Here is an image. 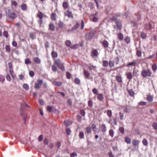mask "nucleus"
<instances>
[{
    "mask_svg": "<svg viewBox=\"0 0 157 157\" xmlns=\"http://www.w3.org/2000/svg\"><path fill=\"white\" fill-rule=\"evenodd\" d=\"M95 33L96 31L94 30H92L87 32L85 35L86 39L87 40H90L94 37Z\"/></svg>",
    "mask_w": 157,
    "mask_h": 157,
    "instance_id": "nucleus-1",
    "label": "nucleus"
},
{
    "mask_svg": "<svg viewBox=\"0 0 157 157\" xmlns=\"http://www.w3.org/2000/svg\"><path fill=\"white\" fill-rule=\"evenodd\" d=\"M151 75L152 72L149 69L144 70L141 71V75L144 78L150 77Z\"/></svg>",
    "mask_w": 157,
    "mask_h": 157,
    "instance_id": "nucleus-2",
    "label": "nucleus"
},
{
    "mask_svg": "<svg viewBox=\"0 0 157 157\" xmlns=\"http://www.w3.org/2000/svg\"><path fill=\"white\" fill-rule=\"evenodd\" d=\"M54 63L62 71L65 70V68L63 63L59 59H55Z\"/></svg>",
    "mask_w": 157,
    "mask_h": 157,
    "instance_id": "nucleus-3",
    "label": "nucleus"
},
{
    "mask_svg": "<svg viewBox=\"0 0 157 157\" xmlns=\"http://www.w3.org/2000/svg\"><path fill=\"white\" fill-rule=\"evenodd\" d=\"M114 22L116 25H113V27L115 29H120L122 28V25L120 21L117 20H115Z\"/></svg>",
    "mask_w": 157,
    "mask_h": 157,
    "instance_id": "nucleus-4",
    "label": "nucleus"
},
{
    "mask_svg": "<svg viewBox=\"0 0 157 157\" xmlns=\"http://www.w3.org/2000/svg\"><path fill=\"white\" fill-rule=\"evenodd\" d=\"M64 15L67 16L69 17H73V14L72 12L68 10L64 13Z\"/></svg>",
    "mask_w": 157,
    "mask_h": 157,
    "instance_id": "nucleus-5",
    "label": "nucleus"
},
{
    "mask_svg": "<svg viewBox=\"0 0 157 157\" xmlns=\"http://www.w3.org/2000/svg\"><path fill=\"white\" fill-rule=\"evenodd\" d=\"M90 19H91L92 21L94 22H97L98 21V18L97 16L94 15L93 14H92L91 15Z\"/></svg>",
    "mask_w": 157,
    "mask_h": 157,
    "instance_id": "nucleus-6",
    "label": "nucleus"
},
{
    "mask_svg": "<svg viewBox=\"0 0 157 157\" xmlns=\"http://www.w3.org/2000/svg\"><path fill=\"white\" fill-rule=\"evenodd\" d=\"M98 55V53L96 49H94L92 50L91 52V55L93 57L96 56Z\"/></svg>",
    "mask_w": 157,
    "mask_h": 157,
    "instance_id": "nucleus-7",
    "label": "nucleus"
},
{
    "mask_svg": "<svg viewBox=\"0 0 157 157\" xmlns=\"http://www.w3.org/2000/svg\"><path fill=\"white\" fill-rule=\"evenodd\" d=\"M100 128L102 132L104 133L106 132V127L105 124H101L100 125Z\"/></svg>",
    "mask_w": 157,
    "mask_h": 157,
    "instance_id": "nucleus-8",
    "label": "nucleus"
},
{
    "mask_svg": "<svg viewBox=\"0 0 157 157\" xmlns=\"http://www.w3.org/2000/svg\"><path fill=\"white\" fill-rule=\"evenodd\" d=\"M9 17L10 19L13 20L16 18V15L15 13H10L9 14Z\"/></svg>",
    "mask_w": 157,
    "mask_h": 157,
    "instance_id": "nucleus-9",
    "label": "nucleus"
},
{
    "mask_svg": "<svg viewBox=\"0 0 157 157\" xmlns=\"http://www.w3.org/2000/svg\"><path fill=\"white\" fill-rule=\"evenodd\" d=\"M64 124L66 127H68L72 124V122L70 120H65L64 122Z\"/></svg>",
    "mask_w": 157,
    "mask_h": 157,
    "instance_id": "nucleus-10",
    "label": "nucleus"
},
{
    "mask_svg": "<svg viewBox=\"0 0 157 157\" xmlns=\"http://www.w3.org/2000/svg\"><path fill=\"white\" fill-rule=\"evenodd\" d=\"M146 99L149 102H151L153 101V97L150 95H147Z\"/></svg>",
    "mask_w": 157,
    "mask_h": 157,
    "instance_id": "nucleus-11",
    "label": "nucleus"
},
{
    "mask_svg": "<svg viewBox=\"0 0 157 157\" xmlns=\"http://www.w3.org/2000/svg\"><path fill=\"white\" fill-rule=\"evenodd\" d=\"M116 79L117 81L119 83L122 82V78L120 75H117L116 76Z\"/></svg>",
    "mask_w": 157,
    "mask_h": 157,
    "instance_id": "nucleus-12",
    "label": "nucleus"
},
{
    "mask_svg": "<svg viewBox=\"0 0 157 157\" xmlns=\"http://www.w3.org/2000/svg\"><path fill=\"white\" fill-rule=\"evenodd\" d=\"M34 61L36 63L39 64L40 63V60L38 57H35L33 58Z\"/></svg>",
    "mask_w": 157,
    "mask_h": 157,
    "instance_id": "nucleus-13",
    "label": "nucleus"
},
{
    "mask_svg": "<svg viewBox=\"0 0 157 157\" xmlns=\"http://www.w3.org/2000/svg\"><path fill=\"white\" fill-rule=\"evenodd\" d=\"M52 83L55 86H59L62 85V83L60 82H58L56 81H54Z\"/></svg>",
    "mask_w": 157,
    "mask_h": 157,
    "instance_id": "nucleus-14",
    "label": "nucleus"
},
{
    "mask_svg": "<svg viewBox=\"0 0 157 157\" xmlns=\"http://www.w3.org/2000/svg\"><path fill=\"white\" fill-rule=\"evenodd\" d=\"M151 69L154 72H155L157 69V66L156 64L154 63L152 65Z\"/></svg>",
    "mask_w": 157,
    "mask_h": 157,
    "instance_id": "nucleus-15",
    "label": "nucleus"
},
{
    "mask_svg": "<svg viewBox=\"0 0 157 157\" xmlns=\"http://www.w3.org/2000/svg\"><path fill=\"white\" fill-rule=\"evenodd\" d=\"M126 77L128 79H131L132 78V75L131 72H128L126 74Z\"/></svg>",
    "mask_w": 157,
    "mask_h": 157,
    "instance_id": "nucleus-16",
    "label": "nucleus"
},
{
    "mask_svg": "<svg viewBox=\"0 0 157 157\" xmlns=\"http://www.w3.org/2000/svg\"><path fill=\"white\" fill-rule=\"evenodd\" d=\"M98 99L100 101H101L104 98V96L103 94H99L98 95Z\"/></svg>",
    "mask_w": 157,
    "mask_h": 157,
    "instance_id": "nucleus-17",
    "label": "nucleus"
},
{
    "mask_svg": "<svg viewBox=\"0 0 157 157\" xmlns=\"http://www.w3.org/2000/svg\"><path fill=\"white\" fill-rule=\"evenodd\" d=\"M140 141L136 140H134L132 141V144L134 146H138L140 143Z\"/></svg>",
    "mask_w": 157,
    "mask_h": 157,
    "instance_id": "nucleus-18",
    "label": "nucleus"
},
{
    "mask_svg": "<svg viewBox=\"0 0 157 157\" xmlns=\"http://www.w3.org/2000/svg\"><path fill=\"white\" fill-rule=\"evenodd\" d=\"M142 52L140 48H138L136 50V55L139 57L141 56Z\"/></svg>",
    "mask_w": 157,
    "mask_h": 157,
    "instance_id": "nucleus-19",
    "label": "nucleus"
},
{
    "mask_svg": "<svg viewBox=\"0 0 157 157\" xmlns=\"http://www.w3.org/2000/svg\"><path fill=\"white\" fill-rule=\"evenodd\" d=\"M117 37L119 39L121 40H122L124 38L123 35L121 33L117 34Z\"/></svg>",
    "mask_w": 157,
    "mask_h": 157,
    "instance_id": "nucleus-20",
    "label": "nucleus"
},
{
    "mask_svg": "<svg viewBox=\"0 0 157 157\" xmlns=\"http://www.w3.org/2000/svg\"><path fill=\"white\" fill-rule=\"evenodd\" d=\"M10 74L11 75L12 78H15L16 76L14 74L13 68H11L10 69Z\"/></svg>",
    "mask_w": 157,
    "mask_h": 157,
    "instance_id": "nucleus-21",
    "label": "nucleus"
},
{
    "mask_svg": "<svg viewBox=\"0 0 157 157\" xmlns=\"http://www.w3.org/2000/svg\"><path fill=\"white\" fill-rule=\"evenodd\" d=\"M102 44L105 48H107L108 47L109 44L106 40H104L102 42Z\"/></svg>",
    "mask_w": 157,
    "mask_h": 157,
    "instance_id": "nucleus-22",
    "label": "nucleus"
},
{
    "mask_svg": "<svg viewBox=\"0 0 157 157\" xmlns=\"http://www.w3.org/2000/svg\"><path fill=\"white\" fill-rule=\"evenodd\" d=\"M142 143L145 146H147L148 145V142L146 139H144L142 140Z\"/></svg>",
    "mask_w": 157,
    "mask_h": 157,
    "instance_id": "nucleus-23",
    "label": "nucleus"
},
{
    "mask_svg": "<svg viewBox=\"0 0 157 157\" xmlns=\"http://www.w3.org/2000/svg\"><path fill=\"white\" fill-rule=\"evenodd\" d=\"M51 55L52 58H56L58 56L57 52L53 51H52Z\"/></svg>",
    "mask_w": 157,
    "mask_h": 157,
    "instance_id": "nucleus-24",
    "label": "nucleus"
},
{
    "mask_svg": "<svg viewBox=\"0 0 157 157\" xmlns=\"http://www.w3.org/2000/svg\"><path fill=\"white\" fill-rule=\"evenodd\" d=\"M55 27L54 24H51L49 25V29L51 31H54L55 29Z\"/></svg>",
    "mask_w": 157,
    "mask_h": 157,
    "instance_id": "nucleus-25",
    "label": "nucleus"
},
{
    "mask_svg": "<svg viewBox=\"0 0 157 157\" xmlns=\"http://www.w3.org/2000/svg\"><path fill=\"white\" fill-rule=\"evenodd\" d=\"M79 26V24L76 22V24H75V25H74V26L72 28V30H76Z\"/></svg>",
    "mask_w": 157,
    "mask_h": 157,
    "instance_id": "nucleus-26",
    "label": "nucleus"
},
{
    "mask_svg": "<svg viewBox=\"0 0 157 157\" xmlns=\"http://www.w3.org/2000/svg\"><path fill=\"white\" fill-rule=\"evenodd\" d=\"M37 16L40 19H42L43 15L41 12L39 11L37 14Z\"/></svg>",
    "mask_w": 157,
    "mask_h": 157,
    "instance_id": "nucleus-27",
    "label": "nucleus"
},
{
    "mask_svg": "<svg viewBox=\"0 0 157 157\" xmlns=\"http://www.w3.org/2000/svg\"><path fill=\"white\" fill-rule=\"evenodd\" d=\"M63 6L64 9H67L68 6V3L66 2H63Z\"/></svg>",
    "mask_w": 157,
    "mask_h": 157,
    "instance_id": "nucleus-28",
    "label": "nucleus"
},
{
    "mask_svg": "<svg viewBox=\"0 0 157 157\" xmlns=\"http://www.w3.org/2000/svg\"><path fill=\"white\" fill-rule=\"evenodd\" d=\"M125 141L127 144H130L131 142V139L128 137H125Z\"/></svg>",
    "mask_w": 157,
    "mask_h": 157,
    "instance_id": "nucleus-29",
    "label": "nucleus"
},
{
    "mask_svg": "<svg viewBox=\"0 0 157 157\" xmlns=\"http://www.w3.org/2000/svg\"><path fill=\"white\" fill-rule=\"evenodd\" d=\"M25 63L26 64H30L31 61L29 59L27 58L25 59Z\"/></svg>",
    "mask_w": 157,
    "mask_h": 157,
    "instance_id": "nucleus-30",
    "label": "nucleus"
},
{
    "mask_svg": "<svg viewBox=\"0 0 157 157\" xmlns=\"http://www.w3.org/2000/svg\"><path fill=\"white\" fill-rule=\"evenodd\" d=\"M21 8L22 10H25L27 9V6L25 4L23 3L21 4Z\"/></svg>",
    "mask_w": 157,
    "mask_h": 157,
    "instance_id": "nucleus-31",
    "label": "nucleus"
},
{
    "mask_svg": "<svg viewBox=\"0 0 157 157\" xmlns=\"http://www.w3.org/2000/svg\"><path fill=\"white\" fill-rule=\"evenodd\" d=\"M23 87L26 90H28L29 89V85L26 83H24L23 84Z\"/></svg>",
    "mask_w": 157,
    "mask_h": 157,
    "instance_id": "nucleus-32",
    "label": "nucleus"
},
{
    "mask_svg": "<svg viewBox=\"0 0 157 157\" xmlns=\"http://www.w3.org/2000/svg\"><path fill=\"white\" fill-rule=\"evenodd\" d=\"M107 116L110 118L112 116V112L110 110H108L107 112Z\"/></svg>",
    "mask_w": 157,
    "mask_h": 157,
    "instance_id": "nucleus-33",
    "label": "nucleus"
},
{
    "mask_svg": "<svg viewBox=\"0 0 157 157\" xmlns=\"http://www.w3.org/2000/svg\"><path fill=\"white\" fill-rule=\"evenodd\" d=\"M108 65V63L107 61L103 60V61L102 65L105 67H107Z\"/></svg>",
    "mask_w": 157,
    "mask_h": 157,
    "instance_id": "nucleus-34",
    "label": "nucleus"
},
{
    "mask_svg": "<svg viewBox=\"0 0 157 157\" xmlns=\"http://www.w3.org/2000/svg\"><path fill=\"white\" fill-rule=\"evenodd\" d=\"M119 118L121 120H122L123 119L124 117V114L123 113L121 112L119 113Z\"/></svg>",
    "mask_w": 157,
    "mask_h": 157,
    "instance_id": "nucleus-35",
    "label": "nucleus"
},
{
    "mask_svg": "<svg viewBox=\"0 0 157 157\" xmlns=\"http://www.w3.org/2000/svg\"><path fill=\"white\" fill-rule=\"evenodd\" d=\"M52 19L53 20H56V14L55 13H52L51 15Z\"/></svg>",
    "mask_w": 157,
    "mask_h": 157,
    "instance_id": "nucleus-36",
    "label": "nucleus"
},
{
    "mask_svg": "<svg viewBox=\"0 0 157 157\" xmlns=\"http://www.w3.org/2000/svg\"><path fill=\"white\" fill-rule=\"evenodd\" d=\"M109 135L112 137H113L114 136V132L113 131L112 129H110L109 131Z\"/></svg>",
    "mask_w": 157,
    "mask_h": 157,
    "instance_id": "nucleus-37",
    "label": "nucleus"
},
{
    "mask_svg": "<svg viewBox=\"0 0 157 157\" xmlns=\"http://www.w3.org/2000/svg\"><path fill=\"white\" fill-rule=\"evenodd\" d=\"M5 80L4 76L2 75H0V82L3 83Z\"/></svg>",
    "mask_w": 157,
    "mask_h": 157,
    "instance_id": "nucleus-38",
    "label": "nucleus"
},
{
    "mask_svg": "<svg viewBox=\"0 0 157 157\" xmlns=\"http://www.w3.org/2000/svg\"><path fill=\"white\" fill-rule=\"evenodd\" d=\"M136 64V62H133L128 63L127 64V66H135Z\"/></svg>",
    "mask_w": 157,
    "mask_h": 157,
    "instance_id": "nucleus-39",
    "label": "nucleus"
},
{
    "mask_svg": "<svg viewBox=\"0 0 157 157\" xmlns=\"http://www.w3.org/2000/svg\"><path fill=\"white\" fill-rule=\"evenodd\" d=\"M74 81L77 84H79L80 82V80L78 78H76L75 79Z\"/></svg>",
    "mask_w": 157,
    "mask_h": 157,
    "instance_id": "nucleus-40",
    "label": "nucleus"
},
{
    "mask_svg": "<svg viewBox=\"0 0 157 157\" xmlns=\"http://www.w3.org/2000/svg\"><path fill=\"white\" fill-rule=\"evenodd\" d=\"M109 66L111 67H113L114 66V62L111 61H109Z\"/></svg>",
    "mask_w": 157,
    "mask_h": 157,
    "instance_id": "nucleus-41",
    "label": "nucleus"
},
{
    "mask_svg": "<svg viewBox=\"0 0 157 157\" xmlns=\"http://www.w3.org/2000/svg\"><path fill=\"white\" fill-rule=\"evenodd\" d=\"M146 29L147 30H149L151 29V26L150 24L146 25Z\"/></svg>",
    "mask_w": 157,
    "mask_h": 157,
    "instance_id": "nucleus-42",
    "label": "nucleus"
},
{
    "mask_svg": "<svg viewBox=\"0 0 157 157\" xmlns=\"http://www.w3.org/2000/svg\"><path fill=\"white\" fill-rule=\"evenodd\" d=\"M5 49L7 52H10V48L9 46L8 45H6L5 47Z\"/></svg>",
    "mask_w": 157,
    "mask_h": 157,
    "instance_id": "nucleus-43",
    "label": "nucleus"
},
{
    "mask_svg": "<svg viewBox=\"0 0 157 157\" xmlns=\"http://www.w3.org/2000/svg\"><path fill=\"white\" fill-rule=\"evenodd\" d=\"M130 109L127 107H124V111L125 113H129L130 112Z\"/></svg>",
    "mask_w": 157,
    "mask_h": 157,
    "instance_id": "nucleus-44",
    "label": "nucleus"
},
{
    "mask_svg": "<svg viewBox=\"0 0 157 157\" xmlns=\"http://www.w3.org/2000/svg\"><path fill=\"white\" fill-rule=\"evenodd\" d=\"M52 69L53 71L56 72L57 71V68L56 65H53L52 66Z\"/></svg>",
    "mask_w": 157,
    "mask_h": 157,
    "instance_id": "nucleus-45",
    "label": "nucleus"
},
{
    "mask_svg": "<svg viewBox=\"0 0 157 157\" xmlns=\"http://www.w3.org/2000/svg\"><path fill=\"white\" fill-rule=\"evenodd\" d=\"M79 137L81 139H82L84 137V133L83 132H80L79 135Z\"/></svg>",
    "mask_w": 157,
    "mask_h": 157,
    "instance_id": "nucleus-46",
    "label": "nucleus"
},
{
    "mask_svg": "<svg viewBox=\"0 0 157 157\" xmlns=\"http://www.w3.org/2000/svg\"><path fill=\"white\" fill-rule=\"evenodd\" d=\"M66 44L68 47H70L71 45V43L69 40H67L66 42Z\"/></svg>",
    "mask_w": 157,
    "mask_h": 157,
    "instance_id": "nucleus-47",
    "label": "nucleus"
},
{
    "mask_svg": "<svg viewBox=\"0 0 157 157\" xmlns=\"http://www.w3.org/2000/svg\"><path fill=\"white\" fill-rule=\"evenodd\" d=\"M141 37L143 39H144L146 37V34L143 32H142L140 34Z\"/></svg>",
    "mask_w": 157,
    "mask_h": 157,
    "instance_id": "nucleus-48",
    "label": "nucleus"
},
{
    "mask_svg": "<svg viewBox=\"0 0 157 157\" xmlns=\"http://www.w3.org/2000/svg\"><path fill=\"white\" fill-rule=\"evenodd\" d=\"M84 73L86 78L90 76V74L88 73V71H84Z\"/></svg>",
    "mask_w": 157,
    "mask_h": 157,
    "instance_id": "nucleus-49",
    "label": "nucleus"
},
{
    "mask_svg": "<svg viewBox=\"0 0 157 157\" xmlns=\"http://www.w3.org/2000/svg\"><path fill=\"white\" fill-rule=\"evenodd\" d=\"M12 5L14 6L15 7H16L17 5V3L16 1H12L11 2Z\"/></svg>",
    "mask_w": 157,
    "mask_h": 157,
    "instance_id": "nucleus-50",
    "label": "nucleus"
},
{
    "mask_svg": "<svg viewBox=\"0 0 157 157\" xmlns=\"http://www.w3.org/2000/svg\"><path fill=\"white\" fill-rule=\"evenodd\" d=\"M152 126L153 128L155 130H157V123H154L152 124Z\"/></svg>",
    "mask_w": 157,
    "mask_h": 157,
    "instance_id": "nucleus-51",
    "label": "nucleus"
},
{
    "mask_svg": "<svg viewBox=\"0 0 157 157\" xmlns=\"http://www.w3.org/2000/svg\"><path fill=\"white\" fill-rule=\"evenodd\" d=\"M128 93L131 96L133 95L134 94V91L132 90H128Z\"/></svg>",
    "mask_w": 157,
    "mask_h": 157,
    "instance_id": "nucleus-52",
    "label": "nucleus"
},
{
    "mask_svg": "<svg viewBox=\"0 0 157 157\" xmlns=\"http://www.w3.org/2000/svg\"><path fill=\"white\" fill-rule=\"evenodd\" d=\"M86 132L87 133H90L91 132V129L90 127H87L86 129Z\"/></svg>",
    "mask_w": 157,
    "mask_h": 157,
    "instance_id": "nucleus-53",
    "label": "nucleus"
},
{
    "mask_svg": "<svg viewBox=\"0 0 157 157\" xmlns=\"http://www.w3.org/2000/svg\"><path fill=\"white\" fill-rule=\"evenodd\" d=\"M66 133L68 135H69L71 134V131L70 128H67L66 130Z\"/></svg>",
    "mask_w": 157,
    "mask_h": 157,
    "instance_id": "nucleus-54",
    "label": "nucleus"
},
{
    "mask_svg": "<svg viewBox=\"0 0 157 157\" xmlns=\"http://www.w3.org/2000/svg\"><path fill=\"white\" fill-rule=\"evenodd\" d=\"M92 91L94 94H98V90L95 88L93 89Z\"/></svg>",
    "mask_w": 157,
    "mask_h": 157,
    "instance_id": "nucleus-55",
    "label": "nucleus"
},
{
    "mask_svg": "<svg viewBox=\"0 0 157 157\" xmlns=\"http://www.w3.org/2000/svg\"><path fill=\"white\" fill-rule=\"evenodd\" d=\"M34 86L36 88H39L40 87V85L39 83H35Z\"/></svg>",
    "mask_w": 157,
    "mask_h": 157,
    "instance_id": "nucleus-56",
    "label": "nucleus"
},
{
    "mask_svg": "<svg viewBox=\"0 0 157 157\" xmlns=\"http://www.w3.org/2000/svg\"><path fill=\"white\" fill-rule=\"evenodd\" d=\"M29 36L32 39H34L35 37V35L33 33H30L29 34Z\"/></svg>",
    "mask_w": 157,
    "mask_h": 157,
    "instance_id": "nucleus-57",
    "label": "nucleus"
},
{
    "mask_svg": "<svg viewBox=\"0 0 157 157\" xmlns=\"http://www.w3.org/2000/svg\"><path fill=\"white\" fill-rule=\"evenodd\" d=\"M147 103L146 102L141 101L138 103V104L141 105H145L147 104Z\"/></svg>",
    "mask_w": 157,
    "mask_h": 157,
    "instance_id": "nucleus-58",
    "label": "nucleus"
},
{
    "mask_svg": "<svg viewBox=\"0 0 157 157\" xmlns=\"http://www.w3.org/2000/svg\"><path fill=\"white\" fill-rule=\"evenodd\" d=\"M6 79L9 82H10L11 80V78L10 75L8 74L6 76Z\"/></svg>",
    "mask_w": 157,
    "mask_h": 157,
    "instance_id": "nucleus-59",
    "label": "nucleus"
},
{
    "mask_svg": "<svg viewBox=\"0 0 157 157\" xmlns=\"http://www.w3.org/2000/svg\"><path fill=\"white\" fill-rule=\"evenodd\" d=\"M66 77L70 79L71 78V75L70 74V73L68 72H66Z\"/></svg>",
    "mask_w": 157,
    "mask_h": 157,
    "instance_id": "nucleus-60",
    "label": "nucleus"
},
{
    "mask_svg": "<svg viewBox=\"0 0 157 157\" xmlns=\"http://www.w3.org/2000/svg\"><path fill=\"white\" fill-rule=\"evenodd\" d=\"M43 138V135H40L39 136V137L38 138V140H39V141L41 142Z\"/></svg>",
    "mask_w": 157,
    "mask_h": 157,
    "instance_id": "nucleus-61",
    "label": "nucleus"
},
{
    "mask_svg": "<svg viewBox=\"0 0 157 157\" xmlns=\"http://www.w3.org/2000/svg\"><path fill=\"white\" fill-rule=\"evenodd\" d=\"M13 46L14 47H17V42L15 41H13L12 42Z\"/></svg>",
    "mask_w": 157,
    "mask_h": 157,
    "instance_id": "nucleus-62",
    "label": "nucleus"
},
{
    "mask_svg": "<svg viewBox=\"0 0 157 157\" xmlns=\"http://www.w3.org/2000/svg\"><path fill=\"white\" fill-rule=\"evenodd\" d=\"M84 24L83 20H82L81 21V30H82L84 27Z\"/></svg>",
    "mask_w": 157,
    "mask_h": 157,
    "instance_id": "nucleus-63",
    "label": "nucleus"
},
{
    "mask_svg": "<svg viewBox=\"0 0 157 157\" xmlns=\"http://www.w3.org/2000/svg\"><path fill=\"white\" fill-rule=\"evenodd\" d=\"M3 35L6 38H7L8 36V33L7 31H4L3 33Z\"/></svg>",
    "mask_w": 157,
    "mask_h": 157,
    "instance_id": "nucleus-64",
    "label": "nucleus"
}]
</instances>
